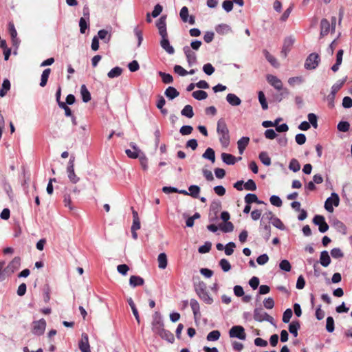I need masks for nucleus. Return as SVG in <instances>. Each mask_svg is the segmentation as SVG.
<instances>
[{"instance_id": "f257e3e1", "label": "nucleus", "mask_w": 352, "mask_h": 352, "mask_svg": "<svg viewBox=\"0 0 352 352\" xmlns=\"http://www.w3.org/2000/svg\"><path fill=\"white\" fill-rule=\"evenodd\" d=\"M217 132L219 135V142L223 147H227L230 143L229 130L225 120L222 118L217 122Z\"/></svg>"}, {"instance_id": "f03ea898", "label": "nucleus", "mask_w": 352, "mask_h": 352, "mask_svg": "<svg viewBox=\"0 0 352 352\" xmlns=\"http://www.w3.org/2000/svg\"><path fill=\"white\" fill-rule=\"evenodd\" d=\"M266 80L267 82L277 91L283 90V92L280 94L281 97L283 96L284 94H287L289 93L287 89H283V84L281 80L279 79L276 76H274L272 74H267L266 76ZM281 99L282 98L279 99V101H280Z\"/></svg>"}, {"instance_id": "7ed1b4c3", "label": "nucleus", "mask_w": 352, "mask_h": 352, "mask_svg": "<svg viewBox=\"0 0 352 352\" xmlns=\"http://www.w3.org/2000/svg\"><path fill=\"white\" fill-rule=\"evenodd\" d=\"M196 293L198 296L206 304L211 305L213 302L212 298L206 290V286L204 283H199L196 287Z\"/></svg>"}, {"instance_id": "20e7f679", "label": "nucleus", "mask_w": 352, "mask_h": 352, "mask_svg": "<svg viewBox=\"0 0 352 352\" xmlns=\"http://www.w3.org/2000/svg\"><path fill=\"white\" fill-rule=\"evenodd\" d=\"M320 62V56L317 53H311L307 57L304 67L307 70H314L317 68Z\"/></svg>"}, {"instance_id": "39448f33", "label": "nucleus", "mask_w": 352, "mask_h": 352, "mask_svg": "<svg viewBox=\"0 0 352 352\" xmlns=\"http://www.w3.org/2000/svg\"><path fill=\"white\" fill-rule=\"evenodd\" d=\"M74 161L75 157L74 156H71L67 166V174L70 182L75 184L80 181V177L75 173Z\"/></svg>"}, {"instance_id": "423d86ee", "label": "nucleus", "mask_w": 352, "mask_h": 352, "mask_svg": "<svg viewBox=\"0 0 352 352\" xmlns=\"http://www.w3.org/2000/svg\"><path fill=\"white\" fill-rule=\"evenodd\" d=\"M229 336L231 338H238L241 340L246 339V333L243 327L234 325L229 330Z\"/></svg>"}, {"instance_id": "0eeeda50", "label": "nucleus", "mask_w": 352, "mask_h": 352, "mask_svg": "<svg viewBox=\"0 0 352 352\" xmlns=\"http://www.w3.org/2000/svg\"><path fill=\"white\" fill-rule=\"evenodd\" d=\"M164 329L162 316L160 313L155 312L153 316L152 330L158 335Z\"/></svg>"}, {"instance_id": "6e6552de", "label": "nucleus", "mask_w": 352, "mask_h": 352, "mask_svg": "<svg viewBox=\"0 0 352 352\" xmlns=\"http://www.w3.org/2000/svg\"><path fill=\"white\" fill-rule=\"evenodd\" d=\"M340 204V198L337 193L332 192L330 197H328L324 203V208L329 212H333V206L337 207Z\"/></svg>"}, {"instance_id": "1a4fd4ad", "label": "nucleus", "mask_w": 352, "mask_h": 352, "mask_svg": "<svg viewBox=\"0 0 352 352\" xmlns=\"http://www.w3.org/2000/svg\"><path fill=\"white\" fill-rule=\"evenodd\" d=\"M254 319L258 322L267 321L272 322L273 318L263 311L261 308H256L254 310Z\"/></svg>"}, {"instance_id": "9d476101", "label": "nucleus", "mask_w": 352, "mask_h": 352, "mask_svg": "<svg viewBox=\"0 0 352 352\" xmlns=\"http://www.w3.org/2000/svg\"><path fill=\"white\" fill-rule=\"evenodd\" d=\"M313 223L315 225L318 226V230L322 233H324L329 230V226L325 221L324 217L322 215H315L313 219Z\"/></svg>"}, {"instance_id": "9b49d317", "label": "nucleus", "mask_w": 352, "mask_h": 352, "mask_svg": "<svg viewBox=\"0 0 352 352\" xmlns=\"http://www.w3.org/2000/svg\"><path fill=\"white\" fill-rule=\"evenodd\" d=\"M46 327V322L42 318L39 320L33 322V327L32 332L34 335L41 336L42 335Z\"/></svg>"}, {"instance_id": "f8f14e48", "label": "nucleus", "mask_w": 352, "mask_h": 352, "mask_svg": "<svg viewBox=\"0 0 352 352\" xmlns=\"http://www.w3.org/2000/svg\"><path fill=\"white\" fill-rule=\"evenodd\" d=\"M21 265V258L19 257H14L4 269V272L8 275H10L16 270H18Z\"/></svg>"}, {"instance_id": "ddd939ff", "label": "nucleus", "mask_w": 352, "mask_h": 352, "mask_svg": "<svg viewBox=\"0 0 352 352\" xmlns=\"http://www.w3.org/2000/svg\"><path fill=\"white\" fill-rule=\"evenodd\" d=\"M166 16H162L156 23V26L159 30V34L161 38H164L168 36V33L166 30Z\"/></svg>"}, {"instance_id": "4468645a", "label": "nucleus", "mask_w": 352, "mask_h": 352, "mask_svg": "<svg viewBox=\"0 0 352 352\" xmlns=\"http://www.w3.org/2000/svg\"><path fill=\"white\" fill-rule=\"evenodd\" d=\"M179 16L182 21L184 23H189L190 25H194L195 23V18L194 16H189L188 14V8L186 6H184L182 8Z\"/></svg>"}, {"instance_id": "2eb2a0df", "label": "nucleus", "mask_w": 352, "mask_h": 352, "mask_svg": "<svg viewBox=\"0 0 352 352\" xmlns=\"http://www.w3.org/2000/svg\"><path fill=\"white\" fill-rule=\"evenodd\" d=\"M184 52L186 56L187 62L189 66H192L197 63L196 54L191 50L189 46H184L183 48Z\"/></svg>"}, {"instance_id": "dca6fc26", "label": "nucleus", "mask_w": 352, "mask_h": 352, "mask_svg": "<svg viewBox=\"0 0 352 352\" xmlns=\"http://www.w3.org/2000/svg\"><path fill=\"white\" fill-rule=\"evenodd\" d=\"M294 43V39L292 37H287L284 40L282 50L280 52L281 55L285 58L287 56L288 52L290 51L292 46Z\"/></svg>"}, {"instance_id": "f3484780", "label": "nucleus", "mask_w": 352, "mask_h": 352, "mask_svg": "<svg viewBox=\"0 0 352 352\" xmlns=\"http://www.w3.org/2000/svg\"><path fill=\"white\" fill-rule=\"evenodd\" d=\"M81 352H90V346L89 344V338L86 333L82 334L81 340L78 344Z\"/></svg>"}, {"instance_id": "a211bd4d", "label": "nucleus", "mask_w": 352, "mask_h": 352, "mask_svg": "<svg viewBox=\"0 0 352 352\" xmlns=\"http://www.w3.org/2000/svg\"><path fill=\"white\" fill-rule=\"evenodd\" d=\"M331 31L330 23L326 19H322L320 21V36L323 37L329 34Z\"/></svg>"}, {"instance_id": "6ab92c4d", "label": "nucleus", "mask_w": 352, "mask_h": 352, "mask_svg": "<svg viewBox=\"0 0 352 352\" xmlns=\"http://www.w3.org/2000/svg\"><path fill=\"white\" fill-rule=\"evenodd\" d=\"M160 45L168 54H174L175 50L173 47L170 45L168 36L162 38L160 41Z\"/></svg>"}, {"instance_id": "aec40b11", "label": "nucleus", "mask_w": 352, "mask_h": 352, "mask_svg": "<svg viewBox=\"0 0 352 352\" xmlns=\"http://www.w3.org/2000/svg\"><path fill=\"white\" fill-rule=\"evenodd\" d=\"M190 305L191 307L192 311L193 312L194 318L195 320L199 318L201 316L200 314V307L198 301L195 299H191L190 301Z\"/></svg>"}, {"instance_id": "412c9836", "label": "nucleus", "mask_w": 352, "mask_h": 352, "mask_svg": "<svg viewBox=\"0 0 352 352\" xmlns=\"http://www.w3.org/2000/svg\"><path fill=\"white\" fill-rule=\"evenodd\" d=\"M346 80V77L342 80H338L332 87L329 96H332V99L335 98L336 93L342 88Z\"/></svg>"}, {"instance_id": "4be33fe9", "label": "nucleus", "mask_w": 352, "mask_h": 352, "mask_svg": "<svg viewBox=\"0 0 352 352\" xmlns=\"http://www.w3.org/2000/svg\"><path fill=\"white\" fill-rule=\"evenodd\" d=\"M320 263L324 267H327L331 263V258L327 251L324 250L320 252Z\"/></svg>"}, {"instance_id": "5701e85b", "label": "nucleus", "mask_w": 352, "mask_h": 352, "mask_svg": "<svg viewBox=\"0 0 352 352\" xmlns=\"http://www.w3.org/2000/svg\"><path fill=\"white\" fill-rule=\"evenodd\" d=\"M144 283V279L139 276L133 275L129 278V285L132 287L143 285Z\"/></svg>"}, {"instance_id": "b1692460", "label": "nucleus", "mask_w": 352, "mask_h": 352, "mask_svg": "<svg viewBox=\"0 0 352 352\" xmlns=\"http://www.w3.org/2000/svg\"><path fill=\"white\" fill-rule=\"evenodd\" d=\"M226 100L232 106H239L241 104V100L234 94H228Z\"/></svg>"}, {"instance_id": "393cba45", "label": "nucleus", "mask_w": 352, "mask_h": 352, "mask_svg": "<svg viewBox=\"0 0 352 352\" xmlns=\"http://www.w3.org/2000/svg\"><path fill=\"white\" fill-rule=\"evenodd\" d=\"M221 156L222 161L228 165H234L236 162V158L231 154L223 153Z\"/></svg>"}, {"instance_id": "a878e982", "label": "nucleus", "mask_w": 352, "mask_h": 352, "mask_svg": "<svg viewBox=\"0 0 352 352\" xmlns=\"http://www.w3.org/2000/svg\"><path fill=\"white\" fill-rule=\"evenodd\" d=\"M8 30L12 38L13 45H16L19 43V39L17 38V32L15 29L14 25L13 23L10 22L8 24Z\"/></svg>"}, {"instance_id": "bb28decb", "label": "nucleus", "mask_w": 352, "mask_h": 352, "mask_svg": "<svg viewBox=\"0 0 352 352\" xmlns=\"http://www.w3.org/2000/svg\"><path fill=\"white\" fill-rule=\"evenodd\" d=\"M165 96L169 100H173L179 95V92L173 87H168L164 92Z\"/></svg>"}, {"instance_id": "cd10ccee", "label": "nucleus", "mask_w": 352, "mask_h": 352, "mask_svg": "<svg viewBox=\"0 0 352 352\" xmlns=\"http://www.w3.org/2000/svg\"><path fill=\"white\" fill-rule=\"evenodd\" d=\"M250 142L248 137H242L237 142L238 149L240 154H242Z\"/></svg>"}, {"instance_id": "c85d7f7f", "label": "nucleus", "mask_w": 352, "mask_h": 352, "mask_svg": "<svg viewBox=\"0 0 352 352\" xmlns=\"http://www.w3.org/2000/svg\"><path fill=\"white\" fill-rule=\"evenodd\" d=\"M300 328V322L298 320L292 321L289 325V331L294 336H298V331Z\"/></svg>"}, {"instance_id": "c756f323", "label": "nucleus", "mask_w": 352, "mask_h": 352, "mask_svg": "<svg viewBox=\"0 0 352 352\" xmlns=\"http://www.w3.org/2000/svg\"><path fill=\"white\" fill-rule=\"evenodd\" d=\"M263 54L265 57V58L267 59V60L274 67H279V63H278L276 58L272 56V54H270V53L266 50H264L263 51Z\"/></svg>"}, {"instance_id": "7c9ffc66", "label": "nucleus", "mask_w": 352, "mask_h": 352, "mask_svg": "<svg viewBox=\"0 0 352 352\" xmlns=\"http://www.w3.org/2000/svg\"><path fill=\"white\" fill-rule=\"evenodd\" d=\"M202 157L210 160L212 163L215 162V153L213 148H208L202 155Z\"/></svg>"}, {"instance_id": "2f4dec72", "label": "nucleus", "mask_w": 352, "mask_h": 352, "mask_svg": "<svg viewBox=\"0 0 352 352\" xmlns=\"http://www.w3.org/2000/svg\"><path fill=\"white\" fill-rule=\"evenodd\" d=\"M158 267L164 270L167 267V256L165 253H160L157 257Z\"/></svg>"}, {"instance_id": "473e14b6", "label": "nucleus", "mask_w": 352, "mask_h": 352, "mask_svg": "<svg viewBox=\"0 0 352 352\" xmlns=\"http://www.w3.org/2000/svg\"><path fill=\"white\" fill-rule=\"evenodd\" d=\"M80 94L84 102H88L91 100V94L85 85H81Z\"/></svg>"}, {"instance_id": "72a5a7b5", "label": "nucleus", "mask_w": 352, "mask_h": 352, "mask_svg": "<svg viewBox=\"0 0 352 352\" xmlns=\"http://www.w3.org/2000/svg\"><path fill=\"white\" fill-rule=\"evenodd\" d=\"M10 82L8 79H4L0 89V96L4 97L7 92L10 89Z\"/></svg>"}, {"instance_id": "f704fd0d", "label": "nucleus", "mask_w": 352, "mask_h": 352, "mask_svg": "<svg viewBox=\"0 0 352 352\" xmlns=\"http://www.w3.org/2000/svg\"><path fill=\"white\" fill-rule=\"evenodd\" d=\"M245 201L247 204L250 205L252 203L263 204V201L258 199V197L255 194L252 193H248L245 195Z\"/></svg>"}, {"instance_id": "c9c22d12", "label": "nucleus", "mask_w": 352, "mask_h": 352, "mask_svg": "<svg viewBox=\"0 0 352 352\" xmlns=\"http://www.w3.org/2000/svg\"><path fill=\"white\" fill-rule=\"evenodd\" d=\"M181 114L188 118H192L194 116L192 107L190 104L186 105L181 111Z\"/></svg>"}, {"instance_id": "e433bc0d", "label": "nucleus", "mask_w": 352, "mask_h": 352, "mask_svg": "<svg viewBox=\"0 0 352 352\" xmlns=\"http://www.w3.org/2000/svg\"><path fill=\"white\" fill-rule=\"evenodd\" d=\"M162 339L167 340L169 342H173L175 340L173 334L169 331L164 329L159 334Z\"/></svg>"}, {"instance_id": "4c0bfd02", "label": "nucleus", "mask_w": 352, "mask_h": 352, "mask_svg": "<svg viewBox=\"0 0 352 352\" xmlns=\"http://www.w3.org/2000/svg\"><path fill=\"white\" fill-rule=\"evenodd\" d=\"M231 28L227 24H220L216 27V31L219 34H226L231 32Z\"/></svg>"}, {"instance_id": "58836bf2", "label": "nucleus", "mask_w": 352, "mask_h": 352, "mask_svg": "<svg viewBox=\"0 0 352 352\" xmlns=\"http://www.w3.org/2000/svg\"><path fill=\"white\" fill-rule=\"evenodd\" d=\"M50 72H51V69L50 68H47V69H44V71L43 72V73L41 74V82H40L41 87H43L47 85V80H48L49 76L50 74Z\"/></svg>"}, {"instance_id": "ea45409f", "label": "nucleus", "mask_w": 352, "mask_h": 352, "mask_svg": "<svg viewBox=\"0 0 352 352\" xmlns=\"http://www.w3.org/2000/svg\"><path fill=\"white\" fill-rule=\"evenodd\" d=\"M122 73V69L120 67H116L108 72L107 76L109 78H114L120 76Z\"/></svg>"}, {"instance_id": "a19ab883", "label": "nucleus", "mask_w": 352, "mask_h": 352, "mask_svg": "<svg viewBox=\"0 0 352 352\" xmlns=\"http://www.w3.org/2000/svg\"><path fill=\"white\" fill-rule=\"evenodd\" d=\"M127 301H128V303L132 310V312H133L138 323H140V316H139L138 309L135 307V305L133 300H132L131 298H129Z\"/></svg>"}, {"instance_id": "79ce46f5", "label": "nucleus", "mask_w": 352, "mask_h": 352, "mask_svg": "<svg viewBox=\"0 0 352 352\" xmlns=\"http://www.w3.org/2000/svg\"><path fill=\"white\" fill-rule=\"evenodd\" d=\"M192 97L198 100H205L208 97V94L205 91L198 90L192 92Z\"/></svg>"}, {"instance_id": "37998d69", "label": "nucleus", "mask_w": 352, "mask_h": 352, "mask_svg": "<svg viewBox=\"0 0 352 352\" xmlns=\"http://www.w3.org/2000/svg\"><path fill=\"white\" fill-rule=\"evenodd\" d=\"M219 228L223 232H231L234 230V225L232 222L228 221L219 225Z\"/></svg>"}, {"instance_id": "c03bdc74", "label": "nucleus", "mask_w": 352, "mask_h": 352, "mask_svg": "<svg viewBox=\"0 0 352 352\" xmlns=\"http://www.w3.org/2000/svg\"><path fill=\"white\" fill-rule=\"evenodd\" d=\"M304 82V78L302 76L291 77L288 79V84L294 87L296 85H300Z\"/></svg>"}, {"instance_id": "a18cd8bd", "label": "nucleus", "mask_w": 352, "mask_h": 352, "mask_svg": "<svg viewBox=\"0 0 352 352\" xmlns=\"http://www.w3.org/2000/svg\"><path fill=\"white\" fill-rule=\"evenodd\" d=\"M98 38L104 40V43H108L111 38V34L105 30H100L98 32Z\"/></svg>"}, {"instance_id": "49530a36", "label": "nucleus", "mask_w": 352, "mask_h": 352, "mask_svg": "<svg viewBox=\"0 0 352 352\" xmlns=\"http://www.w3.org/2000/svg\"><path fill=\"white\" fill-rule=\"evenodd\" d=\"M79 26L80 33H85L86 30L89 28V20L84 17H81L79 20Z\"/></svg>"}, {"instance_id": "de8ad7c7", "label": "nucleus", "mask_w": 352, "mask_h": 352, "mask_svg": "<svg viewBox=\"0 0 352 352\" xmlns=\"http://www.w3.org/2000/svg\"><path fill=\"white\" fill-rule=\"evenodd\" d=\"M258 100H259V102L262 107V109L263 110H266L268 109V104H267V102L266 101V98H265V94L262 91H260L258 94Z\"/></svg>"}, {"instance_id": "09e8293b", "label": "nucleus", "mask_w": 352, "mask_h": 352, "mask_svg": "<svg viewBox=\"0 0 352 352\" xmlns=\"http://www.w3.org/2000/svg\"><path fill=\"white\" fill-rule=\"evenodd\" d=\"M188 195L194 198H197L200 192V188L197 185H191L188 188Z\"/></svg>"}, {"instance_id": "8fccbe9b", "label": "nucleus", "mask_w": 352, "mask_h": 352, "mask_svg": "<svg viewBox=\"0 0 352 352\" xmlns=\"http://www.w3.org/2000/svg\"><path fill=\"white\" fill-rule=\"evenodd\" d=\"M261 226L263 228V237L266 241H268L270 239V235H271V228L270 225H263V221H261Z\"/></svg>"}, {"instance_id": "3c124183", "label": "nucleus", "mask_w": 352, "mask_h": 352, "mask_svg": "<svg viewBox=\"0 0 352 352\" xmlns=\"http://www.w3.org/2000/svg\"><path fill=\"white\" fill-rule=\"evenodd\" d=\"M289 168L294 173L299 171L300 169V165L298 161L296 159L291 160L289 164Z\"/></svg>"}, {"instance_id": "603ef678", "label": "nucleus", "mask_w": 352, "mask_h": 352, "mask_svg": "<svg viewBox=\"0 0 352 352\" xmlns=\"http://www.w3.org/2000/svg\"><path fill=\"white\" fill-rule=\"evenodd\" d=\"M334 320L333 317H327L326 321V330L329 333H332L334 331Z\"/></svg>"}, {"instance_id": "864d4df0", "label": "nucleus", "mask_w": 352, "mask_h": 352, "mask_svg": "<svg viewBox=\"0 0 352 352\" xmlns=\"http://www.w3.org/2000/svg\"><path fill=\"white\" fill-rule=\"evenodd\" d=\"M259 159L265 166H270L271 164V159L266 152H261L259 154Z\"/></svg>"}, {"instance_id": "5fc2aeb1", "label": "nucleus", "mask_w": 352, "mask_h": 352, "mask_svg": "<svg viewBox=\"0 0 352 352\" xmlns=\"http://www.w3.org/2000/svg\"><path fill=\"white\" fill-rule=\"evenodd\" d=\"M221 336L220 332L218 330H214L210 331L207 335V340L208 341H216L219 339Z\"/></svg>"}, {"instance_id": "6e6d98bb", "label": "nucleus", "mask_w": 352, "mask_h": 352, "mask_svg": "<svg viewBox=\"0 0 352 352\" xmlns=\"http://www.w3.org/2000/svg\"><path fill=\"white\" fill-rule=\"evenodd\" d=\"M159 75L162 77V81L164 83L169 84V83H172L173 82V78L169 74L160 72Z\"/></svg>"}, {"instance_id": "4d7b16f0", "label": "nucleus", "mask_w": 352, "mask_h": 352, "mask_svg": "<svg viewBox=\"0 0 352 352\" xmlns=\"http://www.w3.org/2000/svg\"><path fill=\"white\" fill-rule=\"evenodd\" d=\"M309 123L311 124L314 129L318 127V118L316 114L310 113L307 116Z\"/></svg>"}, {"instance_id": "13d9d810", "label": "nucleus", "mask_w": 352, "mask_h": 352, "mask_svg": "<svg viewBox=\"0 0 352 352\" xmlns=\"http://www.w3.org/2000/svg\"><path fill=\"white\" fill-rule=\"evenodd\" d=\"M219 265L221 266L222 270L225 272H227L230 270L231 265L229 261L226 258H222L219 261Z\"/></svg>"}, {"instance_id": "bf43d9fd", "label": "nucleus", "mask_w": 352, "mask_h": 352, "mask_svg": "<svg viewBox=\"0 0 352 352\" xmlns=\"http://www.w3.org/2000/svg\"><path fill=\"white\" fill-rule=\"evenodd\" d=\"M244 188L247 190H251L254 191L256 190V183L252 179H248L245 184H244Z\"/></svg>"}, {"instance_id": "052dcab7", "label": "nucleus", "mask_w": 352, "mask_h": 352, "mask_svg": "<svg viewBox=\"0 0 352 352\" xmlns=\"http://www.w3.org/2000/svg\"><path fill=\"white\" fill-rule=\"evenodd\" d=\"M236 248V245L234 242H229L225 246V254L228 256H230L234 252V249Z\"/></svg>"}, {"instance_id": "680f3d73", "label": "nucleus", "mask_w": 352, "mask_h": 352, "mask_svg": "<svg viewBox=\"0 0 352 352\" xmlns=\"http://www.w3.org/2000/svg\"><path fill=\"white\" fill-rule=\"evenodd\" d=\"M279 267L285 272H289L292 269L290 263L286 259L280 261L279 263Z\"/></svg>"}, {"instance_id": "e2e57ef3", "label": "nucleus", "mask_w": 352, "mask_h": 352, "mask_svg": "<svg viewBox=\"0 0 352 352\" xmlns=\"http://www.w3.org/2000/svg\"><path fill=\"white\" fill-rule=\"evenodd\" d=\"M338 129L342 132H346L349 130L350 124L348 122L341 121L338 123Z\"/></svg>"}, {"instance_id": "0e129e2a", "label": "nucleus", "mask_w": 352, "mask_h": 352, "mask_svg": "<svg viewBox=\"0 0 352 352\" xmlns=\"http://www.w3.org/2000/svg\"><path fill=\"white\" fill-rule=\"evenodd\" d=\"M192 131H193L192 126H191L190 125H184L180 128L179 133L182 135H188L191 134Z\"/></svg>"}, {"instance_id": "69168bd1", "label": "nucleus", "mask_w": 352, "mask_h": 352, "mask_svg": "<svg viewBox=\"0 0 352 352\" xmlns=\"http://www.w3.org/2000/svg\"><path fill=\"white\" fill-rule=\"evenodd\" d=\"M212 247L210 242H206L203 245L200 246L198 249V252L201 254H205L208 252Z\"/></svg>"}, {"instance_id": "338daca9", "label": "nucleus", "mask_w": 352, "mask_h": 352, "mask_svg": "<svg viewBox=\"0 0 352 352\" xmlns=\"http://www.w3.org/2000/svg\"><path fill=\"white\" fill-rule=\"evenodd\" d=\"M270 203L276 206V207H280L282 206V200L278 196L276 195H272L270 198Z\"/></svg>"}, {"instance_id": "774afa93", "label": "nucleus", "mask_w": 352, "mask_h": 352, "mask_svg": "<svg viewBox=\"0 0 352 352\" xmlns=\"http://www.w3.org/2000/svg\"><path fill=\"white\" fill-rule=\"evenodd\" d=\"M203 71L206 74L210 76L214 72V67L212 64L206 63L203 66Z\"/></svg>"}]
</instances>
